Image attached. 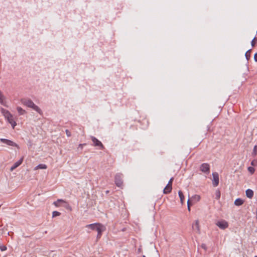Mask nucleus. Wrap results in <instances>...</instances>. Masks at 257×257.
<instances>
[{"label":"nucleus","instance_id":"7ed1b4c3","mask_svg":"<svg viewBox=\"0 0 257 257\" xmlns=\"http://www.w3.org/2000/svg\"><path fill=\"white\" fill-rule=\"evenodd\" d=\"M22 103L28 107L31 108L38 112L39 114H42V111L41 109L36 105L31 99H22L21 100Z\"/></svg>","mask_w":257,"mask_h":257},{"label":"nucleus","instance_id":"6ab92c4d","mask_svg":"<svg viewBox=\"0 0 257 257\" xmlns=\"http://www.w3.org/2000/svg\"><path fill=\"white\" fill-rule=\"evenodd\" d=\"M178 194L180 199L181 203L182 204H183L184 201V196L183 195V193L181 191H179L178 192Z\"/></svg>","mask_w":257,"mask_h":257},{"label":"nucleus","instance_id":"473e14b6","mask_svg":"<svg viewBox=\"0 0 257 257\" xmlns=\"http://www.w3.org/2000/svg\"><path fill=\"white\" fill-rule=\"evenodd\" d=\"M251 164L252 165H254V161H252Z\"/></svg>","mask_w":257,"mask_h":257},{"label":"nucleus","instance_id":"ddd939ff","mask_svg":"<svg viewBox=\"0 0 257 257\" xmlns=\"http://www.w3.org/2000/svg\"><path fill=\"white\" fill-rule=\"evenodd\" d=\"M172 189V186L167 184V186L164 189L163 193L166 194H169V193H170L171 192Z\"/></svg>","mask_w":257,"mask_h":257},{"label":"nucleus","instance_id":"20e7f679","mask_svg":"<svg viewBox=\"0 0 257 257\" xmlns=\"http://www.w3.org/2000/svg\"><path fill=\"white\" fill-rule=\"evenodd\" d=\"M122 178V174L118 173L116 174L115 176V185L118 187H122L123 186V181Z\"/></svg>","mask_w":257,"mask_h":257},{"label":"nucleus","instance_id":"2eb2a0df","mask_svg":"<svg viewBox=\"0 0 257 257\" xmlns=\"http://www.w3.org/2000/svg\"><path fill=\"white\" fill-rule=\"evenodd\" d=\"M59 203H66L67 202L65 200H64L58 199L56 201H55V202H53V204L56 207H59L60 206Z\"/></svg>","mask_w":257,"mask_h":257},{"label":"nucleus","instance_id":"412c9836","mask_svg":"<svg viewBox=\"0 0 257 257\" xmlns=\"http://www.w3.org/2000/svg\"><path fill=\"white\" fill-rule=\"evenodd\" d=\"M61 215V213L58 212L57 211H54L52 213V217H55L58 216H60Z\"/></svg>","mask_w":257,"mask_h":257},{"label":"nucleus","instance_id":"c85d7f7f","mask_svg":"<svg viewBox=\"0 0 257 257\" xmlns=\"http://www.w3.org/2000/svg\"><path fill=\"white\" fill-rule=\"evenodd\" d=\"M187 204H188V209L189 211H190V204L189 199L188 200Z\"/></svg>","mask_w":257,"mask_h":257},{"label":"nucleus","instance_id":"c756f323","mask_svg":"<svg viewBox=\"0 0 257 257\" xmlns=\"http://www.w3.org/2000/svg\"><path fill=\"white\" fill-rule=\"evenodd\" d=\"M254 60L255 62H257V53L254 55Z\"/></svg>","mask_w":257,"mask_h":257},{"label":"nucleus","instance_id":"f03ea898","mask_svg":"<svg viewBox=\"0 0 257 257\" xmlns=\"http://www.w3.org/2000/svg\"><path fill=\"white\" fill-rule=\"evenodd\" d=\"M1 111L5 119L11 124L13 128H14L17 125V123L14 119L13 114L9 110L3 108H1Z\"/></svg>","mask_w":257,"mask_h":257},{"label":"nucleus","instance_id":"1a4fd4ad","mask_svg":"<svg viewBox=\"0 0 257 257\" xmlns=\"http://www.w3.org/2000/svg\"><path fill=\"white\" fill-rule=\"evenodd\" d=\"M212 184L214 187H216L219 184V175L217 172L212 173Z\"/></svg>","mask_w":257,"mask_h":257},{"label":"nucleus","instance_id":"4be33fe9","mask_svg":"<svg viewBox=\"0 0 257 257\" xmlns=\"http://www.w3.org/2000/svg\"><path fill=\"white\" fill-rule=\"evenodd\" d=\"M200 199V196H199L198 195H195L194 196L192 197V199L196 201H199Z\"/></svg>","mask_w":257,"mask_h":257},{"label":"nucleus","instance_id":"7c9ffc66","mask_svg":"<svg viewBox=\"0 0 257 257\" xmlns=\"http://www.w3.org/2000/svg\"><path fill=\"white\" fill-rule=\"evenodd\" d=\"M85 144H79V147H80L81 149L83 148V146Z\"/></svg>","mask_w":257,"mask_h":257},{"label":"nucleus","instance_id":"f704fd0d","mask_svg":"<svg viewBox=\"0 0 257 257\" xmlns=\"http://www.w3.org/2000/svg\"><path fill=\"white\" fill-rule=\"evenodd\" d=\"M138 251H139V252H141V248H139Z\"/></svg>","mask_w":257,"mask_h":257},{"label":"nucleus","instance_id":"393cba45","mask_svg":"<svg viewBox=\"0 0 257 257\" xmlns=\"http://www.w3.org/2000/svg\"><path fill=\"white\" fill-rule=\"evenodd\" d=\"M174 178L172 177L168 182V185L171 186L172 185V182L173 181Z\"/></svg>","mask_w":257,"mask_h":257},{"label":"nucleus","instance_id":"f257e3e1","mask_svg":"<svg viewBox=\"0 0 257 257\" xmlns=\"http://www.w3.org/2000/svg\"><path fill=\"white\" fill-rule=\"evenodd\" d=\"M86 227L92 230H96L97 232V240L101 237L102 232L105 230V226L99 223L88 224L86 226Z\"/></svg>","mask_w":257,"mask_h":257},{"label":"nucleus","instance_id":"5701e85b","mask_svg":"<svg viewBox=\"0 0 257 257\" xmlns=\"http://www.w3.org/2000/svg\"><path fill=\"white\" fill-rule=\"evenodd\" d=\"M247 170L251 174H252L255 171L254 168L252 167H248Z\"/></svg>","mask_w":257,"mask_h":257},{"label":"nucleus","instance_id":"aec40b11","mask_svg":"<svg viewBox=\"0 0 257 257\" xmlns=\"http://www.w3.org/2000/svg\"><path fill=\"white\" fill-rule=\"evenodd\" d=\"M251 50H248L245 54V57L247 60H248L250 57Z\"/></svg>","mask_w":257,"mask_h":257},{"label":"nucleus","instance_id":"b1692460","mask_svg":"<svg viewBox=\"0 0 257 257\" xmlns=\"http://www.w3.org/2000/svg\"><path fill=\"white\" fill-rule=\"evenodd\" d=\"M215 194H216V198L217 199H219L220 197V191L219 190H217L216 191Z\"/></svg>","mask_w":257,"mask_h":257},{"label":"nucleus","instance_id":"4468645a","mask_svg":"<svg viewBox=\"0 0 257 257\" xmlns=\"http://www.w3.org/2000/svg\"><path fill=\"white\" fill-rule=\"evenodd\" d=\"M246 195L249 198H251L253 196V192L251 189H247L246 190Z\"/></svg>","mask_w":257,"mask_h":257},{"label":"nucleus","instance_id":"c9c22d12","mask_svg":"<svg viewBox=\"0 0 257 257\" xmlns=\"http://www.w3.org/2000/svg\"><path fill=\"white\" fill-rule=\"evenodd\" d=\"M143 257H146L145 255H143Z\"/></svg>","mask_w":257,"mask_h":257},{"label":"nucleus","instance_id":"9b49d317","mask_svg":"<svg viewBox=\"0 0 257 257\" xmlns=\"http://www.w3.org/2000/svg\"><path fill=\"white\" fill-rule=\"evenodd\" d=\"M0 103L5 106H7L6 101H5V97L3 92L0 90Z\"/></svg>","mask_w":257,"mask_h":257},{"label":"nucleus","instance_id":"423d86ee","mask_svg":"<svg viewBox=\"0 0 257 257\" xmlns=\"http://www.w3.org/2000/svg\"><path fill=\"white\" fill-rule=\"evenodd\" d=\"M0 141L1 142L5 143L8 146L16 147L18 149L20 148L19 145L15 143V142H14L11 140L6 139H1Z\"/></svg>","mask_w":257,"mask_h":257},{"label":"nucleus","instance_id":"cd10ccee","mask_svg":"<svg viewBox=\"0 0 257 257\" xmlns=\"http://www.w3.org/2000/svg\"><path fill=\"white\" fill-rule=\"evenodd\" d=\"M255 37H254L253 38V39L252 40V41L251 42V44L252 47H253L255 45Z\"/></svg>","mask_w":257,"mask_h":257},{"label":"nucleus","instance_id":"f8f14e48","mask_svg":"<svg viewBox=\"0 0 257 257\" xmlns=\"http://www.w3.org/2000/svg\"><path fill=\"white\" fill-rule=\"evenodd\" d=\"M192 227L194 229L196 230L198 232H200L199 222L198 220H196L195 223L192 225Z\"/></svg>","mask_w":257,"mask_h":257},{"label":"nucleus","instance_id":"0eeeda50","mask_svg":"<svg viewBox=\"0 0 257 257\" xmlns=\"http://www.w3.org/2000/svg\"><path fill=\"white\" fill-rule=\"evenodd\" d=\"M92 141L93 143V145L96 147H99L101 149H104V147L100 141L94 137H91Z\"/></svg>","mask_w":257,"mask_h":257},{"label":"nucleus","instance_id":"dca6fc26","mask_svg":"<svg viewBox=\"0 0 257 257\" xmlns=\"http://www.w3.org/2000/svg\"><path fill=\"white\" fill-rule=\"evenodd\" d=\"M17 110L19 114V115H24L26 113L25 110L23 109L22 107L20 106H18L17 107Z\"/></svg>","mask_w":257,"mask_h":257},{"label":"nucleus","instance_id":"72a5a7b5","mask_svg":"<svg viewBox=\"0 0 257 257\" xmlns=\"http://www.w3.org/2000/svg\"><path fill=\"white\" fill-rule=\"evenodd\" d=\"M202 247L203 248H205V245H204V244H202Z\"/></svg>","mask_w":257,"mask_h":257},{"label":"nucleus","instance_id":"e433bc0d","mask_svg":"<svg viewBox=\"0 0 257 257\" xmlns=\"http://www.w3.org/2000/svg\"><path fill=\"white\" fill-rule=\"evenodd\" d=\"M254 257H257V256H255Z\"/></svg>","mask_w":257,"mask_h":257},{"label":"nucleus","instance_id":"39448f33","mask_svg":"<svg viewBox=\"0 0 257 257\" xmlns=\"http://www.w3.org/2000/svg\"><path fill=\"white\" fill-rule=\"evenodd\" d=\"M216 225L221 229H225L228 227V222L223 219L218 221L216 223Z\"/></svg>","mask_w":257,"mask_h":257},{"label":"nucleus","instance_id":"a878e982","mask_svg":"<svg viewBox=\"0 0 257 257\" xmlns=\"http://www.w3.org/2000/svg\"><path fill=\"white\" fill-rule=\"evenodd\" d=\"M65 132L67 137H69L71 136V134L68 130H66Z\"/></svg>","mask_w":257,"mask_h":257},{"label":"nucleus","instance_id":"f3484780","mask_svg":"<svg viewBox=\"0 0 257 257\" xmlns=\"http://www.w3.org/2000/svg\"><path fill=\"white\" fill-rule=\"evenodd\" d=\"M47 168V166L46 165L41 164H39V165L36 166L34 168V170H36L39 169H46Z\"/></svg>","mask_w":257,"mask_h":257},{"label":"nucleus","instance_id":"2f4dec72","mask_svg":"<svg viewBox=\"0 0 257 257\" xmlns=\"http://www.w3.org/2000/svg\"><path fill=\"white\" fill-rule=\"evenodd\" d=\"M65 207H66V208H69V205H68V204H67V205H66V206H65Z\"/></svg>","mask_w":257,"mask_h":257},{"label":"nucleus","instance_id":"9d476101","mask_svg":"<svg viewBox=\"0 0 257 257\" xmlns=\"http://www.w3.org/2000/svg\"><path fill=\"white\" fill-rule=\"evenodd\" d=\"M24 157H22L19 161L16 162L10 168V171H13L23 163Z\"/></svg>","mask_w":257,"mask_h":257},{"label":"nucleus","instance_id":"a211bd4d","mask_svg":"<svg viewBox=\"0 0 257 257\" xmlns=\"http://www.w3.org/2000/svg\"><path fill=\"white\" fill-rule=\"evenodd\" d=\"M243 203V201L240 198L236 199L234 201V204L236 206H240Z\"/></svg>","mask_w":257,"mask_h":257},{"label":"nucleus","instance_id":"bb28decb","mask_svg":"<svg viewBox=\"0 0 257 257\" xmlns=\"http://www.w3.org/2000/svg\"><path fill=\"white\" fill-rule=\"evenodd\" d=\"M256 151H257V146H255L253 147V153L254 155H256Z\"/></svg>","mask_w":257,"mask_h":257},{"label":"nucleus","instance_id":"6e6552de","mask_svg":"<svg viewBox=\"0 0 257 257\" xmlns=\"http://www.w3.org/2000/svg\"><path fill=\"white\" fill-rule=\"evenodd\" d=\"M200 170L203 173L209 174L210 172V166L208 163H203L200 167Z\"/></svg>","mask_w":257,"mask_h":257}]
</instances>
